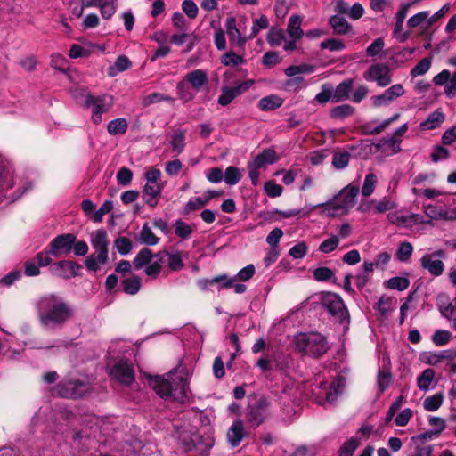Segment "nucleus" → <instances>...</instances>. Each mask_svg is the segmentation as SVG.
Masks as SVG:
<instances>
[{"instance_id":"obj_1","label":"nucleus","mask_w":456,"mask_h":456,"mask_svg":"<svg viewBox=\"0 0 456 456\" xmlns=\"http://www.w3.org/2000/svg\"><path fill=\"white\" fill-rule=\"evenodd\" d=\"M35 306L40 326L48 331L62 330L75 314L72 305L56 294L39 297Z\"/></svg>"},{"instance_id":"obj_2","label":"nucleus","mask_w":456,"mask_h":456,"mask_svg":"<svg viewBox=\"0 0 456 456\" xmlns=\"http://www.w3.org/2000/svg\"><path fill=\"white\" fill-rule=\"evenodd\" d=\"M149 384L162 398H172L181 402L187 398V380L183 377L177 378L176 380L171 371L167 374V378L160 376L150 377Z\"/></svg>"},{"instance_id":"obj_3","label":"nucleus","mask_w":456,"mask_h":456,"mask_svg":"<svg viewBox=\"0 0 456 456\" xmlns=\"http://www.w3.org/2000/svg\"><path fill=\"white\" fill-rule=\"evenodd\" d=\"M318 303L334 322L345 326L349 324V312L340 296L333 292H322L318 296Z\"/></svg>"},{"instance_id":"obj_4","label":"nucleus","mask_w":456,"mask_h":456,"mask_svg":"<svg viewBox=\"0 0 456 456\" xmlns=\"http://www.w3.org/2000/svg\"><path fill=\"white\" fill-rule=\"evenodd\" d=\"M91 244L95 250L86 259L85 265L89 271H97L101 265L108 261L109 240L106 231L97 230L91 234Z\"/></svg>"},{"instance_id":"obj_5","label":"nucleus","mask_w":456,"mask_h":456,"mask_svg":"<svg viewBox=\"0 0 456 456\" xmlns=\"http://www.w3.org/2000/svg\"><path fill=\"white\" fill-rule=\"evenodd\" d=\"M296 347L299 352L318 358L328 351L326 338L320 333L300 334L296 338Z\"/></svg>"},{"instance_id":"obj_6","label":"nucleus","mask_w":456,"mask_h":456,"mask_svg":"<svg viewBox=\"0 0 456 456\" xmlns=\"http://www.w3.org/2000/svg\"><path fill=\"white\" fill-rule=\"evenodd\" d=\"M271 409V400L265 395L249 396L247 409V421L252 427H258L268 418Z\"/></svg>"},{"instance_id":"obj_7","label":"nucleus","mask_w":456,"mask_h":456,"mask_svg":"<svg viewBox=\"0 0 456 456\" xmlns=\"http://www.w3.org/2000/svg\"><path fill=\"white\" fill-rule=\"evenodd\" d=\"M359 193L358 186L347 185L342 189L331 203L332 215H346L355 204V198Z\"/></svg>"},{"instance_id":"obj_8","label":"nucleus","mask_w":456,"mask_h":456,"mask_svg":"<svg viewBox=\"0 0 456 456\" xmlns=\"http://www.w3.org/2000/svg\"><path fill=\"white\" fill-rule=\"evenodd\" d=\"M12 173L11 169L6 166L4 161L0 159V202H3L4 200H6L8 204L12 203L23 194L24 191H20V190H18L17 191L8 196L6 191L12 188Z\"/></svg>"},{"instance_id":"obj_9","label":"nucleus","mask_w":456,"mask_h":456,"mask_svg":"<svg viewBox=\"0 0 456 456\" xmlns=\"http://www.w3.org/2000/svg\"><path fill=\"white\" fill-rule=\"evenodd\" d=\"M445 251L438 249L432 253H427L420 258V265L433 276H440L444 273V264L443 260L445 258Z\"/></svg>"},{"instance_id":"obj_10","label":"nucleus","mask_w":456,"mask_h":456,"mask_svg":"<svg viewBox=\"0 0 456 456\" xmlns=\"http://www.w3.org/2000/svg\"><path fill=\"white\" fill-rule=\"evenodd\" d=\"M87 390V385L79 379L64 380L56 387L57 394L64 398H80Z\"/></svg>"},{"instance_id":"obj_11","label":"nucleus","mask_w":456,"mask_h":456,"mask_svg":"<svg viewBox=\"0 0 456 456\" xmlns=\"http://www.w3.org/2000/svg\"><path fill=\"white\" fill-rule=\"evenodd\" d=\"M75 242L76 236L72 233L58 235L50 242L49 253L55 258L67 256L70 253Z\"/></svg>"},{"instance_id":"obj_12","label":"nucleus","mask_w":456,"mask_h":456,"mask_svg":"<svg viewBox=\"0 0 456 456\" xmlns=\"http://www.w3.org/2000/svg\"><path fill=\"white\" fill-rule=\"evenodd\" d=\"M363 78L367 81L376 82L379 86L385 87L391 83L389 68L386 64L376 63L369 67L363 73Z\"/></svg>"},{"instance_id":"obj_13","label":"nucleus","mask_w":456,"mask_h":456,"mask_svg":"<svg viewBox=\"0 0 456 456\" xmlns=\"http://www.w3.org/2000/svg\"><path fill=\"white\" fill-rule=\"evenodd\" d=\"M113 103V97L111 95L94 96L90 103L93 123L95 125L100 124L102 121V114L107 113L112 108Z\"/></svg>"},{"instance_id":"obj_14","label":"nucleus","mask_w":456,"mask_h":456,"mask_svg":"<svg viewBox=\"0 0 456 456\" xmlns=\"http://www.w3.org/2000/svg\"><path fill=\"white\" fill-rule=\"evenodd\" d=\"M254 84L253 80H248L239 84L234 87L224 86L221 89V94L218 97V103L226 106L232 102L233 99L246 92Z\"/></svg>"},{"instance_id":"obj_15","label":"nucleus","mask_w":456,"mask_h":456,"mask_svg":"<svg viewBox=\"0 0 456 456\" xmlns=\"http://www.w3.org/2000/svg\"><path fill=\"white\" fill-rule=\"evenodd\" d=\"M110 375L118 382L130 385L134 380V373L126 361L120 360L110 369Z\"/></svg>"},{"instance_id":"obj_16","label":"nucleus","mask_w":456,"mask_h":456,"mask_svg":"<svg viewBox=\"0 0 456 456\" xmlns=\"http://www.w3.org/2000/svg\"><path fill=\"white\" fill-rule=\"evenodd\" d=\"M99 6L101 14L103 19H110L116 12V0H82V7L80 8L77 16H81L84 7Z\"/></svg>"},{"instance_id":"obj_17","label":"nucleus","mask_w":456,"mask_h":456,"mask_svg":"<svg viewBox=\"0 0 456 456\" xmlns=\"http://www.w3.org/2000/svg\"><path fill=\"white\" fill-rule=\"evenodd\" d=\"M80 265L74 261L61 260L51 266V272L55 276L70 279L78 275Z\"/></svg>"},{"instance_id":"obj_18","label":"nucleus","mask_w":456,"mask_h":456,"mask_svg":"<svg viewBox=\"0 0 456 456\" xmlns=\"http://www.w3.org/2000/svg\"><path fill=\"white\" fill-rule=\"evenodd\" d=\"M387 218L391 224H396L402 227H411L414 224H429V220H425V218L418 214H411V215H400L399 213H389L387 215Z\"/></svg>"},{"instance_id":"obj_19","label":"nucleus","mask_w":456,"mask_h":456,"mask_svg":"<svg viewBox=\"0 0 456 456\" xmlns=\"http://www.w3.org/2000/svg\"><path fill=\"white\" fill-rule=\"evenodd\" d=\"M404 94V89L402 85L396 84L387 89L383 94L371 97L372 104L374 107L379 108L383 105L394 102L396 98Z\"/></svg>"},{"instance_id":"obj_20","label":"nucleus","mask_w":456,"mask_h":456,"mask_svg":"<svg viewBox=\"0 0 456 456\" xmlns=\"http://www.w3.org/2000/svg\"><path fill=\"white\" fill-rule=\"evenodd\" d=\"M185 79L196 92L207 86L209 82L208 74L203 69H195L188 72L185 76Z\"/></svg>"},{"instance_id":"obj_21","label":"nucleus","mask_w":456,"mask_h":456,"mask_svg":"<svg viewBox=\"0 0 456 456\" xmlns=\"http://www.w3.org/2000/svg\"><path fill=\"white\" fill-rule=\"evenodd\" d=\"M155 258L162 261V263L167 261L168 267L172 271H180L184 266L180 252L169 253L167 251H159L155 254Z\"/></svg>"},{"instance_id":"obj_22","label":"nucleus","mask_w":456,"mask_h":456,"mask_svg":"<svg viewBox=\"0 0 456 456\" xmlns=\"http://www.w3.org/2000/svg\"><path fill=\"white\" fill-rule=\"evenodd\" d=\"M226 33L229 37L230 44L242 47L246 43V38L241 37L240 30L236 28V21L233 17L227 18L225 21Z\"/></svg>"},{"instance_id":"obj_23","label":"nucleus","mask_w":456,"mask_h":456,"mask_svg":"<svg viewBox=\"0 0 456 456\" xmlns=\"http://www.w3.org/2000/svg\"><path fill=\"white\" fill-rule=\"evenodd\" d=\"M353 86L354 79L348 78L339 83L335 89L332 87L333 102H339L347 100L353 89Z\"/></svg>"},{"instance_id":"obj_24","label":"nucleus","mask_w":456,"mask_h":456,"mask_svg":"<svg viewBox=\"0 0 456 456\" xmlns=\"http://www.w3.org/2000/svg\"><path fill=\"white\" fill-rule=\"evenodd\" d=\"M163 186L159 183H146L142 191V197L146 204L151 207L157 205L156 198L161 193Z\"/></svg>"},{"instance_id":"obj_25","label":"nucleus","mask_w":456,"mask_h":456,"mask_svg":"<svg viewBox=\"0 0 456 456\" xmlns=\"http://www.w3.org/2000/svg\"><path fill=\"white\" fill-rule=\"evenodd\" d=\"M236 280V277H228L227 275H219L216 277H214L213 279L209 281H206V283L209 284H215V283H220L221 288H234V291L237 294H242L246 291V286L241 283L234 284V281Z\"/></svg>"},{"instance_id":"obj_26","label":"nucleus","mask_w":456,"mask_h":456,"mask_svg":"<svg viewBox=\"0 0 456 456\" xmlns=\"http://www.w3.org/2000/svg\"><path fill=\"white\" fill-rule=\"evenodd\" d=\"M244 437V426L241 420L233 422L227 431V440L232 447L240 444Z\"/></svg>"},{"instance_id":"obj_27","label":"nucleus","mask_w":456,"mask_h":456,"mask_svg":"<svg viewBox=\"0 0 456 456\" xmlns=\"http://www.w3.org/2000/svg\"><path fill=\"white\" fill-rule=\"evenodd\" d=\"M444 120V114L436 110L430 113L428 118L420 123V128L423 130H432L439 127Z\"/></svg>"},{"instance_id":"obj_28","label":"nucleus","mask_w":456,"mask_h":456,"mask_svg":"<svg viewBox=\"0 0 456 456\" xmlns=\"http://www.w3.org/2000/svg\"><path fill=\"white\" fill-rule=\"evenodd\" d=\"M329 23L331 26L333 32L338 35H346L349 33L352 28L346 20L338 15L331 16L329 20Z\"/></svg>"},{"instance_id":"obj_29","label":"nucleus","mask_w":456,"mask_h":456,"mask_svg":"<svg viewBox=\"0 0 456 456\" xmlns=\"http://www.w3.org/2000/svg\"><path fill=\"white\" fill-rule=\"evenodd\" d=\"M277 161V155L274 150L265 149L261 153L256 155L251 163L255 166L263 167L266 164H273Z\"/></svg>"},{"instance_id":"obj_30","label":"nucleus","mask_w":456,"mask_h":456,"mask_svg":"<svg viewBox=\"0 0 456 456\" xmlns=\"http://www.w3.org/2000/svg\"><path fill=\"white\" fill-rule=\"evenodd\" d=\"M153 258H155V255L152 253V251L148 248H143L134 258L133 265L136 270H139L144 265H149L153 260Z\"/></svg>"},{"instance_id":"obj_31","label":"nucleus","mask_w":456,"mask_h":456,"mask_svg":"<svg viewBox=\"0 0 456 456\" xmlns=\"http://www.w3.org/2000/svg\"><path fill=\"white\" fill-rule=\"evenodd\" d=\"M283 103L282 99L275 94L262 98L258 102V108L261 110L268 111L281 107Z\"/></svg>"},{"instance_id":"obj_32","label":"nucleus","mask_w":456,"mask_h":456,"mask_svg":"<svg viewBox=\"0 0 456 456\" xmlns=\"http://www.w3.org/2000/svg\"><path fill=\"white\" fill-rule=\"evenodd\" d=\"M123 291L128 295H135L141 289V278L136 275L126 278L122 281Z\"/></svg>"},{"instance_id":"obj_33","label":"nucleus","mask_w":456,"mask_h":456,"mask_svg":"<svg viewBox=\"0 0 456 456\" xmlns=\"http://www.w3.org/2000/svg\"><path fill=\"white\" fill-rule=\"evenodd\" d=\"M453 350H443L439 353H430L427 357V362L430 365H437L444 360H452L455 358Z\"/></svg>"},{"instance_id":"obj_34","label":"nucleus","mask_w":456,"mask_h":456,"mask_svg":"<svg viewBox=\"0 0 456 456\" xmlns=\"http://www.w3.org/2000/svg\"><path fill=\"white\" fill-rule=\"evenodd\" d=\"M361 439L357 436H353L346 440L338 450V456H353L355 450L360 445Z\"/></svg>"},{"instance_id":"obj_35","label":"nucleus","mask_w":456,"mask_h":456,"mask_svg":"<svg viewBox=\"0 0 456 456\" xmlns=\"http://www.w3.org/2000/svg\"><path fill=\"white\" fill-rule=\"evenodd\" d=\"M170 143L175 152H183L185 147V132L182 129L175 130Z\"/></svg>"},{"instance_id":"obj_36","label":"nucleus","mask_w":456,"mask_h":456,"mask_svg":"<svg viewBox=\"0 0 456 456\" xmlns=\"http://www.w3.org/2000/svg\"><path fill=\"white\" fill-rule=\"evenodd\" d=\"M127 121L126 120V118H116V119H113L111 120L108 126H107V130H108V133L111 135H116V134H125L127 130Z\"/></svg>"},{"instance_id":"obj_37","label":"nucleus","mask_w":456,"mask_h":456,"mask_svg":"<svg viewBox=\"0 0 456 456\" xmlns=\"http://www.w3.org/2000/svg\"><path fill=\"white\" fill-rule=\"evenodd\" d=\"M354 108L349 104L336 106L330 110V118L333 119H344L354 114Z\"/></svg>"},{"instance_id":"obj_38","label":"nucleus","mask_w":456,"mask_h":456,"mask_svg":"<svg viewBox=\"0 0 456 456\" xmlns=\"http://www.w3.org/2000/svg\"><path fill=\"white\" fill-rule=\"evenodd\" d=\"M132 63L130 60L125 56L120 55L117 58L113 66L109 69V75L110 77L116 76L119 72H123L131 67Z\"/></svg>"},{"instance_id":"obj_39","label":"nucleus","mask_w":456,"mask_h":456,"mask_svg":"<svg viewBox=\"0 0 456 456\" xmlns=\"http://www.w3.org/2000/svg\"><path fill=\"white\" fill-rule=\"evenodd\" d=\"M395 300L393 297L382 296L379 297L375 309H377L382 317H386L387 314L394 310Z\"/></svg>"},{"instance_id":"obj_40","label":"nucleus","mask_w":456,"mask_h":456,"mask_svg":"<svg viewBox=\"0 0 456 456\" xmlns=\"http://www.w3.org/2000/svg\"><path fill=\"white\" fill-rule=\"evenodd\" d=\"M301 19L298 16H291L289 20L288 33L295 39H300L303 36V30L301 29Z\"/></svg>"},{"instance_id":"obj_41","label":"nucleus","mask_w":456,"mask_h":456,"mask_svg":"<svg viewBox=\"0 0 456 456\" xmlns=\"http://www.w3.org/2000/svg\"><path fill=\"white\" fill-rule=\"evenodd\" d=\"M425 214L428 217V220H429L430 222L433 219L438 220L448 218L447 211L443 207H438L431 204L425 207Z\"/></svg>"},{"instance_id":"obj_42","label":"nucleus","mask_w":456,"mask_h":456,"mask_svg":"<svg viewBox=\"0 0 456 456\" xmlns=\"http://www.w3.org/2000/svg\"><path fill=\"white\" fill-rule=\"evenodd\" d=\"M443 402V394L437 393L436 395L427 397L423 402V407L428 411H436L441 407Z\"/></svg>"},{"instance_id":"obj_43","label":"nucleus","mask_w":456,"mask_h":456,"mask_svg":"<svg viewBox=\"0 0 456 456\" xmlns=\"http://www.w3.org/2000/svg\"><path fill=\"white\" fill-rule=\"evenodd\" d=\"M435 378V371L432 369H426L423 370L420 376L418 377L417 384L418 387L421 391H428L430 384Z\"/></svg>"},{"instance_id":"obj_44","label":"nucleus","mask_w":456,"mask_h":456,"mask_svg":"<svg viewBox=\"0 0 456 456\" xmlns=\"http://www.w3.org/2000/svg\"><path fill=\"white\" fill-rule=\"evenodd\" d=\"M163 101L173 102L174 98L169 95L162 94L160 93H152L142 98V105L143 107H148L151 104L158 103Z\"/></svg>"},{"instance_id":"obj_45","label":"nucleus","mask_w":456,"mask_h":456,"mask_svg":"<svg viewBox=\"0 0 456 456\" xmlns=\"http://www.w3.org/2000/svg\"><path fill=\"white\" fill-rule=\"evenodd\" d=\"M140 241L150 246L156 245L159 242V238L152 232L147 224H145L141 230Z\"/></svg>"},{"instance_id":"obj_46","label":"nucleus","mask_w":456,"mask_h":456,"mask_svg":"<svg viewBox=\"0 0 456 456\" xmlns=\"http://www.w3.org/2000/svg\"><path fill=\"white\" fill-rule=\"evenodd\" d=\"M351 154L347 151H337L332 158V166L336 169H343L348 166Z\"/></svg>"},{"instance_id":"obj_47","label":"nucleus","mask_w":456,"mask_h":456,"mask_svg":"<svg viewBox=\"0 0 456 456\" xmlns=\"http://www.w3.org/2000/svg\"><path fill=\"white\" fill-rule=\"evenodd\" d=\"M412 252V245L408 241H404L399 244L396 251V257L401 262H408L411 259Z\"/></svg>"},{"instance_id":"obj_48","label":"nucleus","mask_w":456,"mask_h":456,"mask_svg":"<svg viewBox=\"0 0 456 456\" xmlns=\"http://www.w3.org/2000/svg\"><path fill=\"white\" fill-rule=\"evenodd\" d=\"M431 63L432 59L430 57L423 58L411 69V76L415 77L426 74L429 70Z\"/></svg>"},{"instance_id":"obj_49","label":"nucleus","mask_w":456,"mask_h":456,"mask_svg":"<svg viewBox=\"0 0 456 456\" xmlns=\"http://www.w3.org/2000/svg\"><path fill=\"white\" fill-rule=\"evenodd\" d=\"M223 177L227 184L235 185L240 182L241 173L238 167L230 166L226 168Z\"/></svg>"},{"instance_id":"obj_50","label":"nucleus","mask_w":456,"mask_h":456,"mask_svg":"<svg viewBox=\"0 0 456 456\" xmlns=\"http://www.w3.org/2000/svg\"><path fill=\"white\" fill-rule=\"evenodd\" d=\"M73 96L77 102V103L86 108H90V103L92 102L93 98L94 97L86 89L84 88L75 90L73 92Z\"/></svg>"},{"instance_id":"obj_51","label":"nucleus","mask_w":456,"mask_h":456,"mask_svg":"<svg viewBox=\"0 0 456 456\" xmlns=\"http://www.w3.org/2000/svg\"><path fill=\"white\" fill-rule=\"evenodd\" d=\"M343 392V384L340 380L334 381L330 386V390L325 395V399L329 403H333L338 396Z\"/></svg>"},{"instance_id":"obj_52","label":"nucleus","mask_w":456,"mask_h":456,"mask_svg":"<svg viewBox=\"0 0 456 456\" xmlns=\"http://www.w3.org/2000/svg\"><path fill=\"white\" fill-rule=\"evenodd\" d=\"M410 285V280L407 277H393L387 281V288L403 291Z\"/></svg>"},{"instance_id":"obj_53","label":"nucleus","mask_w":456,"mask_h":456,"mask_svg":"<svg viewBox=\"0 0 456 456\" xmlns=\"http://www.w3.org/2000/svg\"><path fill=\"white\" fill-rule=\"evenodd\" d=\"M376 183H377V176L372 173L368 174L365 176L363 185L362 187V196H364V197L370 196L375 190Z\"/></svg>"},{"instance_id":"obj_54","label":"nucleus","mask_w":456,"mask_h":456,"mask_svg":"<svg viewBox=\"0 0 456 456\" xmlns=\"http://www.w3.org/2000/svg\"><path fill=\"white\" fill-rule=\"evenodd\" d=\"M114 246L118 252L122 255H127L133 248L131 240L126 237H118L114 241Z\"/></svg>"},{"instance_id":"obj_55","label":"nucleus","mask_w":456,"mask_h":456,"mask_svg":"<svg viewBox=\"0 0 456 456\" xmlns=\"http://www.w3.org/2000/svg\"><path fill=\"white\" fill-rule=\"evenodd\" d=\"M175 233L181 239H188L192 233V228L182 220L175 223Z\"/></svg>"},{"instance_id":"obj_56","label":"nucleus","mask_w":456,"mask_h":456,"mask_svg":"<svg viewBox=\"0 0 456 456\" xmlns=\"http://www.w3.org/2000/svg\"><path fill=\"white\" fill-rule=\"evenodd\" d=\"M330 100L333 102L332 86L324 84L322 86V91L316 94L315 101L321 104H325Z\"/></svg>"},{"instance_id":"obj_57","label":"nucleus","mask_w":456,"mask_h":456,"mask_svg":"<svg viewBox=\"0 0 456 456\" xmlns=\"http://www.w3.org/2000/svg\"><path fill=\"white\" fill-rule=\"evenodd\" d=\"M452 338L451 332L445 330H437L432 335V341L436 346L446 345Z\"/></svg>"},{"instance_id":"obj_58","label":"nucleus","mask_w":456,"mask_h":456,"mask_svg":"<svg viewBox=\"0 0 456 456\" xmlns=\"http://www.w3.org/2000/svg\"><path fill=\"white\" fill-rule=\"evenodd\" d=\"M284 40V34L281 29L272 28L267 34V42L272 46H279Z\"/></svg>"},{"instance_id":"obj_59","label":"nucleus","mask_w":456,"mask_h":456,"mask_svg":"<svg viewBox=\"0 0 456 456\" xmlns=\"http://www.w3.org/2000/svg\"><path fill=\"white\" fill-rule=\"evenodd\" d=\"M392 381L391 373L387 370H379L377 384L380 393L384 392Z\"/></svg>"},{"instance_id":"obj_60","label":"nucleus","mask_w":456,"mask_h":456,"mask_svg":"<svg viewBox=\"0 0 456 456\" xmlns=\"http://www.w3.org/2000/svg\"><path fill=\"white\" fill-rule=\"evenodd\" d=\"M118 183L121 186H127L131 183L133 178V172L126 167H122L117 174Z\"/></svg>"},{"instance_id":"obj_61","label":"nucleus","mask_w":456,"mask_h":456,"mask_svg":"<svg viewBox=\"0 0 456 456\" xmlns=\"http://www.w3.org/2000/svg\"><path fill=\"white\" fill-rule=\"evenodd\" d=\"M269 26V20L265 15H261L259 19L256 20L252 28L251 33L248 38H254L259 33L261 29H265Z\"/></svg>"},{"instance_id":"obj_62","label":"nucleus","mask_w":456,"mask_h":456,"mask_svg":"<svg viewBox=\"0 0 456 456\" xmlns=\"http://www.w3.org/2000/svg\"><path fill=\"white\" fill-rule=\"evenodd\" d=\"M113 208V203L111 200H106L103 202V204L101 206V208L98 210H95L93 216L91 218L95 223H100L102 220V216L105 214H108L110 212Z\"/></svg>"},{"instance_id":"obj_63","label":"nucleus","mask_w":456,"mask_h":456,"mask_svg":"<svg viewBox=\"0 0 456 456\" xmlns=\"http://www.w3.org/2000/svg\"><path fill=\"white\" fill-rule=\"evenodd\" d=\"M244 62V59L233 52H228L222 57V63L225 66H238Z\"/></svg>"},{"instance_id":"obj_64","label":"nucleus","mask_w":456,"mask_h":456,"mask_svg":"<svg viewBox=\"0 0 456 456\" xmlns=\"http://www.w3.org/2000/svg\"><path fill=\"white\" fill-rule=\"evenodd\" d=\"M320 47L322 49H328L330 52H337L343 50L345 48V45L339 39L330 38L322 42Z\"/></svg>"}]
</instances>
